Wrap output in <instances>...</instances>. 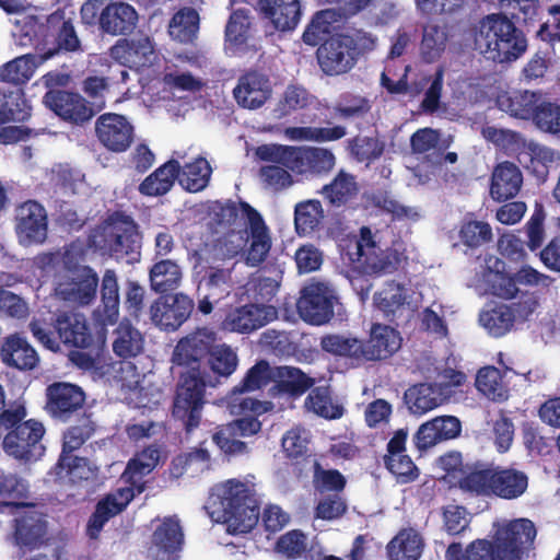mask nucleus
<instances>
[{
  "label": "nucleus",
  "mask_w": 560,
  "mask_h": 560,
  "mask_svg": "<svg viewBox=\"0 0 560 560\" xmlns=\"http://www.w3.org/2000/svg\"><path fill=\"white\" fill-rule=\"evenodd\" d=\"M212 212L218 223L226 229L218 243L221 258H233L249 244L246 264L257 266L264 261L271 247V237L268 226L256 209L243 201H228L215 202Z\"/></svg>",
  "instance_id": "1"
},
{
  "label": "nucleus",
  "mask_w": 560,
  "mask_h": 560,
  "mask_svg": "<svg viewBox=\"0 0 560 560\" xmlns=\"http://www.w3.org/2000/svg\"><path fill=\"white\" fill-rule=\"evenodd\" d=\"M214 340L212 330L198 329L183 338L173 353L175 363L190 366V371L182 373L173 406V416L184 423L187 432L197 428L201 420L205 382L198 371L199 360L209 352Z\"/></svg>",
  "instance_id": "2"
},
{
  "label": "nucleus",
  "mask_w": 560,
  "mask_h": 560,
  "mask_svg": "<svg viewBox=\"0 0 560 560\" xmlns=\"http://www.w3.org/2000/svg\"><path fill=\"white\" fill-rule=\"evenodd\" d=\"M82 255V247L74 244L62 253L40 254L33 261L34 275L44 278L54 273L57 296L88 305L96 296L98 278L91 268L80 265Z\"/></svg>",
  "instance_id": "3"
},
{
  "label": "nucleus",
  "mask_w": 560,
  "mask_h": 560,
  "mask_svg": "<svg viewBox=\"0 0 560 560\" xmlns=\"http://www.w3.org/2000/svg\"><path fill=\"white\" fill-rule=\"evenodd\" d=\"M536 537L534 523L527 518L493 523L491 539H476L465 550L458 542L448 546L446 560H524Z\"/></svg>",
  "instance_id": "4"
},
{
  "label": "nucleus",
  "mask_w": 560,
  "mask_h": 560,
  "mask_svg": "<svg viewBox=\"0 0 560 560\" xmlns=\"http://www.w3.org/2000/svg\"><path fill=\"white\" fill-rule=\"evenodd\" d=\"M206 509L212 521L226 525L229 533H248L259 516L255 485L248 479H229L217 483Z\"/></svg>",
  "instance_id": "5"
},
{
  "label": "nucleus",
  "mask_w": 560,
  "mask_h": 560,
  "mask_svg": "<svg viewBox=\"0 0 560 560\" xmlns=\"http://www.w3.org/2000/svg\"><path fill=\"white\" fill-rule=\"evenodd\" d=\"M26 417L23 402H16L5 409L0 416V425L8 429L2 446L7 455L23 463L38 460L45 453L40 443L45 429L35 420L22 422Z\"/></svg>",
  "instance_id": "6"
},
{
  "label": "nucleus",
  "mask_w": 560,
  "mask_h": 560,
  "mask_svg": "<svg viewBox=\"0 0 560 560\" xmlns=\"http://www.w3.org/2000/svg\"><path fill=\"white\" fill-rule=\"evenodd\" d=\"M479 50L497 62H511L518 59L527 48V40L505 16H487L480 25L476 38Z\"/></svg>",
  "instance_id": "7"
},
{
  "label": "nucleus",
  "mask_w": 560,
  "mask_h": 560,
  "mask_svg": "<svg viewBox=\"0 0 560 560\" xmlns=\"http://www.w3.org/2000/svg\"><path fill=\"white\" fill-rule=\"evenodd\" d=\"M345 257L353 268L364 273H378L396 268L407 256V246L397 242L390 248L382 249L369 228H361L359 237L347 245Z\"/></svg>",
  "instance_id": "8"
},
{
  "label": "nucleus",
  "mask_w": 560,
  "mask_h": 560,
  "mask_svg": "<svg viewBox=\"0 0 560 560\" xmlns=\"http://www.w3.org/2000/svg\"><path fill=\"white\" fill-rule=\"evenodd\" d=\"M528 487L527 476L516 469L488 467L475 469L460 480V488L481 495H495L512 500Z\"/></svg>",
  "instance_id": "9"
},
{
  "label": "nucleus",
  "mask_w": 560,
  "mask_h": 560,
  "mask_svg": "<svg viewBox=\"0 0 560 560\" xmlns=\"http://www.w3.org/2000/svg\"><path fill=\"white\" fill-rule=\"evenodd\" d=\"M539 305L537 295L527 294L515 303L485 306L479 313L478 322L489 335L502 337L530 320Z\"/></svg>",
  "instance_id": "10"
},
{
  "label": "nucleus",
  "mask_w": 560,
  "mask_h": 560,
  "mask_svg": "<svg viewBox=\"0 0 560 560\" xmlns=\"http://www.w3.org/2000/svg\"><path fill=\"white\" fill-rule=\"evenodd\" d=\"M270 382H273V369L268 363L261 361L254 365L246 374L244 380L228 397V408L231 415H241L252 411L257 416H261L273 409V405L269 401H260L243 394L261 389Z\"/></svg>",
  "instance_id": "11"
},
{
  "label": "nucleus",
  "mask_w": 560,
  "mask_h": 560,
  "mask_svg": "<svg viewBox=\"0 0 560 560\" xmlns=\"http://www.w3.org/2000/svg\"><path fill=\"white\" fill-rule=\"evenodd\" d=\"M92 243L117 259L131 255L130 260H132L138 254L139 234L133 221L126 217H119L105 223L92 236Z\"/></svg>",
  "instance_id": "12"
},
{
  "label": "nucleus",
  "mask_w": 560,
  "mask_h": 560,
  "mask_svg": "<svg viewBox=\"0 0 560 560\" xmlns=\"http://www.w3.org/2000/svg\"><path fill=\"white\" fill-rule=\"evenodd\" d=\"M336 302L335 291L328 283L311 282L301 291L296 307L303 320L312 325H323L334 316Z\"/></svg>",
  "instance_id": "13"
},
{
  "label": "nucleus",
  "mask_w": 560,
  "mask_h": 560,
  "mask_svg": "<svg viewBox=\"0 0 560 560\" xmlns=\"http://www.w3.org/2000/svg\"><path fill=\"white\" fill-rule=\"evenodd\" d=\"M504 262L495 257L489 256L485 260V268L481 275H476L470 281L479 295L492 294L503 300H512L518 293L515 275L504 271Z\"/></svg>",
  "instance_id": "14"
},
{
  "label": "nucleus",
  "mask_w": 560,
  "mask_h": 560,
  "mask_svg": "<svg viewBox=\"0 0 560 560\" xmlns=\"http://www.w3.org/2000/svg\"><path fill=\"white\" fill-rule=\"evenodd\" d=\"M31 114V106L21 89L0 94V142L11 143L22 140L25 131L22 127L7 125L10 120L22 121Z\"/></svg>",
  "instance_id": "15"
},
{
  "label": "nucleus",
  "mask_w": 560,
  "mask_h": 560,
  "mask_svg": "<svg viewBox=\"0 0 560 560\" xmlns=\"http://www.w3.org/2000/svg\"><path fill=\"white\" fill-rule=\"evenodd\" d=\"M16 235L23 245L40 244L47 237V214L43 206L26 201L16 210Z\"/></svg>",
  "instance_id": "16"
},
{
  "label": "nucleus",
  "mask_w": 560,
  "mask_h": 560,
  "mask_svg": "<svg viewBox=\"0 0 560 560\" xmlns=\"http://www.w3.org/2000/svg\"><path fill=\"white\" fill-rule=\"evenodd\" d=\"M192 306L185 294L165 295L151 305V319L162 329L175 330L189 317Z\"/></svg>",
  "instance_id": "17"
},
{
  "label": "nucleus",
  "mask_w": 560,
  "mask_h": 560,
  "mask_svg": "<svg viewBox=\"0 0 560 560\" xmlns=\"http://www.w3.org/2000/svg\"><path fill=\"white\" fill-rule=\"evenodd\" d=\"M353 40L349 35H338L318 48L317 58L323 71L329 75L349 71L354 65Z\"/></svg>",
  "instance_id": "18"
},
{
  "label": "nucleus",
  "mask_w": 560,
  "mask_h": 560,
  "mask_svg": "<svg viewBox=\"0 0 560 560\" xmlns=\"http://www.w3.org/2000/svg\"><path fill=\"white\" fill-rule=\"evenodd\" d=\"M289 156L288 170L305 177L329 172L335 165V155L325 148L292 147Z\"/></svg>",
  "instance_id": "19"
},
{
  "label": "nucleus",
  "mask_w": 560,
  "mask_h": 560,
  "mask_svg": "<svg viewBox=\"0 0 560 560\" xmlns=\"http://www.w3.org/2000/svg\"><path fill=\"white\" fill-rule=\"evenodd\" d=\"M277 316L278 312L271 305L249 304L229 312L222 327L229 331L248 334L275 320Z\"/></svg>",
  "instance_id": "20"
},
{
  "label": "nucleus",
  "mask_w": 560,
  "mask_h": 560,
  "mask_svg": "<svg viewBox=\"0 0 560 560\" xmlns=\"http://www.w3.org/2000/svg\"><path fill=\"white\" fill-rule=\"evenodd\" d=\"M110 57L122 66L140 70L152 66L158 55L151 39L147 36H139L118 40L110 48Z\"/></svg>",
  "instance_id": "21"
},
{
  "label": "nucleus",
  "mask_w": 560,
  "mask_h": 560,
  "mask_svg": "<svg viewBox=\"0 0 560 560\" xmlns=\"http://www.w3.org/2000/svg\"><path fill=\"white\" fill-rule=\"evenodd\" d=\"M96 133L101 143L113 152H122L133 139V127L118 114H103L96 121Z\"/></svg>",
  "instance_id": "22"
},
{
  "label": "nucleus",
  "mask_w": 560,
  "mask_h": 560,
  "mask_svg": "<svg viewBox=\"0 0 560 560\" xmlns=\"http://www.w3.org/2000/svg\"><path fill=\"white\" fill-rule=\"evenodd\" d=\"M546 102L541 93L529 90H505L497 96L500 110L514 118L532 119L534 122L535 116Z\"/></svg>",
  "instance_id": "23"
},
{
  "label": "nucleus",
  "mask_w": 560,
  "mask_h": 560,
  "mask_svg": "<svg viewBox=\"0 0 560 560\" xmlns=\"http://www.w3.org/2000/svg\"><path fill=\"white\" fill-rule=\"evenodd\" d=\"M374 306L384 315H397L404 310H413L418 306L419 299L411 285L401 282H386L374 294Z\"/></svg>",
  "instance_id": "24"
},
{
  "label": "nucleus",
  "mask_w": 560,
  "mask_h": 560,
  "mask_svg": "<svg viewBox=\"0 0 560 560\" xmlns=\"http://www.w3.org/2000/svg\"><path fill=\"white\" fill-rule=\"evenodd\" d=\"M184 535L178 520L164 518L154 529L148 556L152 560H174L182 548Z\"/></svg>",
  "instance_id": "25"
},
{
  "label": "nucleus",
  "mask_w": 560,
  "mask_h": 560,
  "mask_svg": "<svg viewBox=\"0 0 560 560\" xmlns=\"http://www.w3.org/2000/svg\"><path fill=\"white\" fill-rule=\"evenodd\" d=\"M46 409L55 418H66L80 409L85 400V394L78 385L58 382L46 389Z\"/></svg>",
  "instance_id": "26"
},
{
  "label": "nucleus",
  "mask_w": 560,
  "mask_h": 560,
  "mask_svg": "<svg viewBox=\"0 0 560 560\" xmlns=\"http://www.w3.org/2000/svg\"><path fill=\"white\" fill-rule=\"evenodd\" d=\"M44 103L62 119L77 124L86 121L94 115V108L77 93L49 91L44 97Z\"/></svg>",
  "instance_id": "27"
},
{
  "label": "nucleus",
  "mask_w": 560,
  "mask_h": 560,
  "mask_svg": "<svg viewBox=\"0 0 560 560\" xmlns=\"http://www.w3.org/2000/svg\"><path fill=\"white\" fill-rule=\"evenodd\" d=\"M233 93L238 105L244 108L256 109L270 98L272 88L266 75L258 72H248L238 79Z\"/></svg>",
  "instance_id": "28"
},
{
  "label": "nucleus",
  "mask_w": 560,
  "mask_h": 560,
  "mask_svg": "<svg viewBox=\"0 0 560 560\" xmlns=\"http://www.w3.org/2000/svg\"><path fill=\"white\" fill-rule=\"evenodd\" d=\"M0 360L5 366L19 371L34 370L39 363L37 351L25 337L18 334L9 335L3 339Z\"/></svg>",
  "instance_id": "29"
},
{
  "label": "nucleus",
  "mask_w": 560,
  "mask_h": 560,
  "mask_svg": "<svg viewBox=\"0 0 560 560\" xmlns=\"http://www.w3.org/2000/svg\"><path fill=\"white\" fill-rule=\"evenodd\" d=\"M101 28L110 35H125L131 33L138 22L136 9L122 1H115L106 4L100 16Z\"/></svg>",
  "instance_id": "30"
},
{
  "label": "nucleus",
  "mask_w": 560,
  "mask_h": 560,
  "mask_svg": "<svg viewBox=\"0 0 560 560\" xmlns=\"http://www.w3.org/2000/svg\"><path fill=\"white\" fill-rule=\"evenodd\" d=\"M401 347L399 332L390 326L376 324L370 332V339L363 343L362 359L382 360L397 352Z\"/></svg>",
  "instance_id": "31"
},
{
  "label": "nucleus",
  "mask_w": 560,
  "mask_h": 560,
  "mask_svg": "<svg viewBox=\"0 0 560 560\" xmlns=\"http://www.w3.org/2000/svg\"><path fill=\"white\" fill-rule=\"evenodd\" d=\"M133 497L135 493L131 488H120L100 501L88 524L89 537L92 539L97 538L104 524L112 516L120 513Z\"/></svg>",
  "instance_id": "32"
},
{
  "label": "nucleus",
  "mask_w": 560,
  "mask_h": 560,
  "mask_svg": "<svg viewBox=\"0 0 560 560\" xmlns=\"http://www.w3.org/2000/svg\"><path fill=\"white\" fill-rule=\"evenodd\" d=\"M425 541L422 534L412 527L401 528L387 544L389 560H420Z\"/></svg>",
  "instance_id": "33"
},
{
  "label": "nucleus",
  "mask_w": 560,
  "mask_h": 560,
  "mask_svg": "<svg viewBox=\"0 0 560 560\" xmlns=\"http://www.w3.org/2000/svg\"><path fill=\"white\" fill-rule=\"evenodd\" d=\"M448 400V394L435 384H417L405 393V402L413 415H424Z\"/></svg>",
  "instance_id": "34"
},
{
  "label": "nucleus",
  "mask_w": 560,
  "mask_h": 560,
  "mask_svg": "<svg viewBox=\"0 0 560 560\" xmlns=\"http://www.w3.org/2000/svg\"><path fill=\"white\" fill-rule=\"evenodd\" d=\"M522 183L518 167L511 162H502L492 172L490 196L497 201L511 199L520 191Z\"/></svg>",
  "instance_id": "35"
},
{
  "label": "nucleus",
  "mask_w": 560,
  "mask_h": 560,
  "mask_svg": "<svg viewBox=\"0 0 560 560\" xmlns=\"http://www.w3.org/2000/svg\"><path fill=\"white\" fill-rule=\"evenodd\" d=\"M259 10L276 30L289 31L300 19L299 0H259Z\"/></svg>",
  "instance_id": "36"
},
{
  "label": "nucleus",
  "mask_w": 560,
  "mask_h": 560,
  "mask_svg": "<svg viewBox=\"0 0 560 560\" xmlns=\"http://www.w3.org/2000/svg\"><path fill=\"white\" fill-rule=\"evenodd\" d=\"M52 56L55 50H47L40 55L20 56L3 66L0 78L15 84L25 83L33 77L36 68Z\"/></svg>",
  "instance_id": "37"
},
{
  "label": "nucleus",
  "mask_w": 560,
  "mask_h": 560,
  "mask_svg": "<svg viewBox=\"0 0 560 560\" xmlns=\"http://www.w3.org/2000/svg\"><path fill=\"white\" fill-rule=\"evenodd\" d=\"M0 7L11 14H18L12 23L15 30L12 32L15 42L20 46H27L32 42V35L36 33L37 20L31 13H26L28 5L25 0H0Z\"/></svg>",
  "instance_id": "38"
},
{
  "label": "nucleus",
  "mask_w": 560,
  "mask_h": 560,
  "mask_svg": "<svg viewBox=\"0 0 560 560\" xmlns=\"http://www.w3.org/2000/svg\"><path fill=\"white\" fill-rule=\"evenodd\" d=\"M159 459L160 452L156 448L149 447L128 463V466L122 474V479L125 482L130 485L128 488H131L135 494L136 492L141 493L143 491L141 480L143 476L154 469Z\"/></svg>",
  "instance_id": "39"
},
{
  "label": "nucleus",
  "mask_w": 560,
  "mask_h": 560,
  "mask_svg": "<svg viewBox=\"0 0 560 560\" xmlns=\"http://www.w3.org/2000/svg\"><path fill=\"white\" fill-rule=\"evenodd\" d=\"M250 20L248 10L236 9L232 12L225 28V49L232 54L241 52L249 40Z\"/></svg>",
  "instance_id": "40"
},
{
  "label": "nucleus",
  "mask_w": 560,
  "mask_h": 560,
  "mask_svg": "<svg viewBox=\"0 0 560 560\" xmlns=\"http://www.w3.org/2000/svg\"><path fill=\"white\" fill-rule=\"evenodd\" d=\"M57 330L65 343L86 348L91 342L85 318L80 314H63L57 318Z\"/></svg>",
  "instance_id": "41"
},
{
  "label": "nucleus",
  "mask_w": 560,
  "mask_h": 560,
  "mask_svg": "<svg viewBox=\"0 0 560 560\" xmlns=\"http://www.w3.org/2000/svg\"><path fill=\"white\" fill-rule=\"evenodd\" d=\"M143 336L127 320L120 322L113 334V351L116 355L127 359L140 354L143 350Z\"/></svg>",
  "instance_id": "42"
},
{
  "label": "nucleus",
  "mask_w": 560,
  "mask_h": 560,
  "mask_svg": "<svg viewBox=\"0 0 560 560\" xmlns=\"http://www.w3.org/2000/svg\"><path fill=\"white\" fill-rule=\"evenodd\" d=\"M46 522L34 508H25L16 520L15 537L20 545L35 546L44 536Z\"/></svg>",
  "instance_id": "43"
},
{
  "label": "nucleus",
  "mask_w": 560,
  "mask_h": 560,
  "mask_svg": "<svg viewBox=\"0 0 560 560\" xmlns=\"http://www.w3.org/2000/svg\"><path fill=\"white\" fill-rule=\"evenodd\" d=\"M211 173L212 170L209 162L203 158H197L184 167L178 165L176 178L184 189L197 192L207 187Z\"/></svg>",
  "instance_id": "44"
},
{
  "label": "nucleus",
  "mask_w": 560,
  "mask_h": 560,
  "mask_svg": "<svg viewBox=\"0 0 560 560\" xmlns=\"http://www.w3.org/2000/svg\"><path fill=\"white\" fill-rule=\"evenodd\" d=\"M523 145L520 162L540 177H544L549 165L559 159L556 151L534 141L523 142Z\"/></svg>",
  "instance_id": "45"
},
{
  "label": "nucleus",
  "mask_w": 560,
  "mask_h": 560,
  "mask_svg": "<svg viewBox=\"0 0 560 560\" xmlns=\"http://www.w3.org/2000/svg\"><path fill=\"white\" fill-rule=\"evenodd\" d=\"M201 82L189 73H167L163 79V90L158 91V97L151 95L149 100H143L148 107L159 106L160 102H166L171 96H175L179 91H197Z\"/></svg>",
  "instance_id": "46"
},
{
  "label": "nucleus",
  "mask_w": 560,
  "mask_h": 560,
  "mask_svg": "<svg viewBox=\"0 0 560 560\" xmlns=\"http://www.w3.org/2000/svg\"><path fill=\"white\" fill-rule=\"evenodd\" d=\"M273 383L272 392L301 395L313 385V380L296 368L278 366L273 368Z\"/></svg>",
  "instance_id": "47"
},
{
  "label": "nucleus",
  "mask_w": 560,
  "mask_h": 560,
  "mask_svg": "<svg viewBox=\"0 0 560 560\" xmlns=\"http://www.w3.org/2000/svg\"><path fill=\"white\" fill-rule=\"evenodd\" d=\"M178 173V162L168 161L149 175L140 185L139 190L145 196L166 194L173 186Z\"/></svg>",
  "instance_id": "48"
},
{
  "label": "nucleus",
  "mask_w": 560,
  "mask_h": 560,
  "mask_svg": "<svg viewBox=\"0 0 560 560\" xmlns=\"http://www.w3.org/2000/svg\"><path fill=\"white\" fill-rule=\"evenodd\" d=\"M182 278V268L171 259L160 260L150 269L151 288L156 292H165L177 288Z\"/></svg>",
  "instance_id": "49"
},
{
  "label": "nucleus",
  "mask_w": 560,
  "mask_h": 560,
  "mask_svg": "<svg viewBox=\"0 0 560 560\" xmlns=\"http://www.w3.org/2000/svg\"><path fill=\"white\" fill-rule=\"evenodd\" d=\"M210 469V454L205 448H197L188 454L178 455L172 460L170 476L180 478L185 472L196 476Z\"/></svg>",
  "instance_id": "50"
},
{
  "label": "nucleus",
  "mask_w": 560,
  "mask_h": 560,
  "mask_svg": "<svg viewBox=\"0 0 560 560\" xmlns=\"http://www.w3.org/2000/svg\"><path fill=\"white\" fill-rule=\"evenodd\" d=\"M94 467L85 458L73 454L61 455L55 468L57 479L72 482L88 480L94 476Z\"/></svg>",
  "instance_id": "51"
},
{
  "label": "nucleus",
  "mask_w": 560,
  "mask_h": 560,
  "mask_svg": "<svg viewBox=\"0 0 560 560\" xmlns=\"http://www.w3.org/2000/svg\"><path fill=\"white\" fill-rule=\"evenodd\" d=\"M199 28V15L191 8L179 10L171 20L168 33L172 38L180 43H188L196 37Z\"/></svg>",
  "instance_id": "52"
},
{
  "label": "nucleus",
  "mask_w": 560,
  "mask_h": 560,
  "mask_svg": "<svg viewBox=\"0 0 560 560\" xmlns=\"http://www.w3.org/2000/svg\"><path fill=\"white\" fill-rule=\"evenodd\" d=\"M101 293L103 304L102 323L104 325L113 324L119 312V288L114 271L107 270L104 273Z\"/></svg>",
  "instance_id": "53"
},
{
  "label": "nucleus",
  "mask_w": 560,
  "mask_h": 560,
  "mask_svg": "<svg viewBox=\"0 0 560 560\" xmlns=\"http://www.w3.org/2000/svg\"><path fill=\"white\" fill-rule=\"evenodd\" d=\"M357 194L358 184L354 177L346 172H339L335 179L323 188L325 198L336 206L348 202Z\"/></svg>",
  "instance_id": "54"
},
{
  "label": "nucleus",
  "mask_w": 560,
  "mask_h": 560,
  "mask_svg": "<svg viewBox=\"0 0 560 560\" xmlns=\"http://www.w3.org/2000/svg\"><path fill=\"white\" fill-rule=\"evenodd\" d=\"M476 387L486 397L494 401H503L509 397L500 371L495 368L481 369L476 377Z\"/></svg>",
  "instance_id": "55"
},
{
  "label": "nucleus",
  "mask_w": 560,
  "mask_h": 560,
  "mask_svg": "<svg viewBox=\"0 0 560 560\" xmlns=\"http://www.w3.org/2000/svg\"><path fill=\"white\" fill-rule=\"evenodd\" d=\"M305 407L308 411L325 419L340 418L343 411L339 404L332 401L326 387L313 389L305 400Z\"/></svg>",
  "instance_id": "56"
},
{
  "label": "nucleus",
  "mask_w": 560,
  "mask_h": 560,
  "mask_svg": "<svg viewBox=\"0 0 560 560\" xmlns=\"http://www.w3.org/2000/svg\"><path fill=\"white\" fill-rule=\"evenodd\" d=\"M295 228L299 234H310L323 219V208L318 200H306L295 206Z\"/></svg>",
  "instance_id": "57"
},
{
  "label": "nucleus",
  "mask_w": 560,
  "mask_h": 560,
  "mask_svg": "<svg viewBox=\"0 0 560 560\" xmlns=\"http://www.w3.org/2000/svg\"><path fill=\"white\" fill-rule=\"evenodd\" d=\"M221 259L218 244L199 242L190 243L188 246V262L196 273H201L212 264Z\"/></svg>",
  "instance_id": "58"
},
{
  "label": "nucleus",
  "mask_w": 560,
  "mask_h": 560,
  "mask_svg": "<svg viewBox=\"0 0 560 560\" xmlns=\"http://www.w3.org/2000/svg\"><path fill=\"white\" fill-rule=\"evenodd\" d=\"M320 345L326 352L362 359L363 342L357 338L329 335L322 339Z\"/></svg>",
  "instance_id": "59"
},
{
  "label": "nucleus",
  "mask_w": 560,
  "mask_h": 560,
  "mask_svg": "<svg viewBox=\"0 0 560 560\" xmlns=\"http://www.w3.org/2000/svg\"><path fill=\"white\" fill-rule=\"evenodd\" d=\"M446 32L443 27L436 25H428L423 32L421 43V55L428 62L435 61L445 49Z\"/></svg>",
  "instance_id": "60"
},
{
  "label": "nucleus",
  "mask_w": 560,
  "mask_h": 560,
  "mask_svg": "<svg viewBox=\"0 0 560 560\" xmlns=\"http://www.w3.org/2000/svg\"><path fill=\"white\" fill-rule=\"evenodd\" d=\"M338 14L332 9L318 12L303 33L305 44L316 46L329 33L330 25L337 21Z\"/></svg>",
  "instance_id": "61"
},
{
  "label": "nucleus",
  "mask_w": 560,
  "mask_h": 560,
  "mask_svg": "<svg viewBox=\"0 0 560 560\" xmlns=\"http://www.w3.org/2000/svg\"><path fill=\"white\" fill-rule=\"evenodd\" d=\"M459 236L468 247H480L492 240V229L489 223L469 220L463 223Z\"/></svg>",
  "instance_id": "62"
},
{
  "label": "nucleus",
  "mask_w": 560,
  "mask_h": 560,
  "mask_svg": "<svg viewBox=\"0 0 560 560\" xmlns=\"http://www.w3.org/2000/svg\"><path fill=\"white\" fill-rule=\"evenodd\" d=\"M307 536L300 529L282 535L277 541V551L289 559L300 558L307 549Z\"/></svg>",
  "instance_id": "63"
},
{
  "label": "nucleus",
  "mask_w": 560,
  "mask_h": 560,
  "mask_svg": "<svg viewBox=\"0 0 560 560\" xmlns=\"http://www.w3.org/2000/svg\"><path fill=\"white\" fill-rule=\"evenodd\" d=\"M310 432L295 427L285 432L282 438V450L290 458H300L307 454Z\"/></svg>",
  "instance_id": "64"
}]
</instances>
